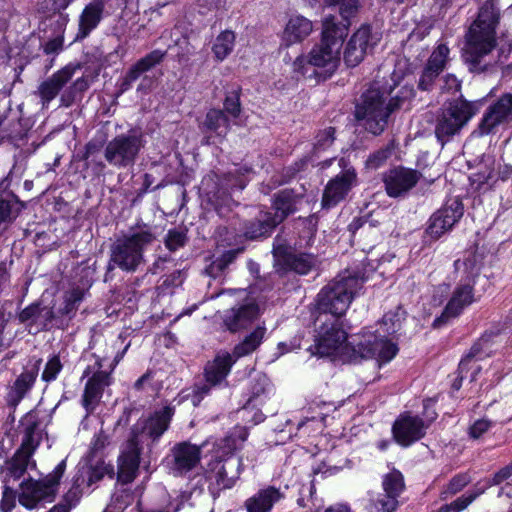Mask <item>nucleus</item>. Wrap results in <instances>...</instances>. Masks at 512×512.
Wrapping results in <instances>:
<instances>
[{"label":"nucleus","mask_w":512,"mask_h":512,"mask_svg":"<svg viewBox=\"0 0 512 512\" xmlns=\"http://www.w3.org/2000/svg\"><path fill=\"white\" fill-rule=\"evenodd\" d=\"M498 23L497 1L486 0L466 34L463 59L470 72L493 75L501 70L503 77L512 73V44L497 48Z\"/></svg>","instance_id":"f257e3e1"},{"label":"nucleus","mask_w":512,"mask_h":512,"mask_svg":"<svg viewBox=\"0 0 512 512\" xmlns=\"http://www.w3.org/2000/svg\"><path fill=\"white\" fill-rule=\"evenodd\" d=\"M174 413V407L165 406L146 418H140L132 426L129 438L118 458V478L121 482L130 483L134 480L141 454L145 448L151 451L169 428Z\"/></svg>","instance_id":"f03ea898"},{"label":"nucleus","mask_w":512,"mask_h":512,"mask_svg":"<svg viewBox=\"0 0 512 512\" xmlns=\"http://www.w3.org/2000/svg\"><path fill=\"white\" fill-rule=\"evenodd\" d=\"M392 80L393 84L373 82L363 93L361 102L356 105V119L373 135H380L387 127L391 114L414 94L412 87L404 86L391 96L397 86V82L393 78Z\"/></svg>","instance_id":"7ed1b4c3"},{"label":"nucleus","mask_w":512,"mask_h":512,"mask_svg":"<svg viewBox=\"0 0 512 512\" xmlns=\"http://www.w3.org/2000/svg\"><path fill=\"white\" fill-rule=\"evenodd\" d=\"M346 35V24H337L334 16L325 17L320 43L307 56L296 58L293 63L294 71L301 75H315L323 80L330 77L340 63V49Z\"/></svg>","instance_id":"20e7f679"},{"label":"nucleus","mask_w":512,"mask_h":512,"mask_svg":"<svg viewBox=\"0 0 512 512\" xmlns=\"http://www.w3.org/2000/svg\"><path fill=\"white\" fill-rule=\"evenodd\" d=\"M265 333L266 328L264 326L256 327L242 342L235 346L233 354L221 352L216 355L213 361L208 362L205 367V381L195 385L193 389L192 404L198 406L213 387L225 380L236 359L254 352L262 343Z\"/></svg>","instance_id":"39448f33"},{"label":"nucleus","mask_w":512,"mask_h":512,"mask_svg":"<svg viewBox=\"0 0 512 512\" xmlns=\"http://www.w3.org/2000/svg\"><path fill=\"white\" fill-rule=\"evenodd\" d=\"M365 277L360 272L345 271L327 284L317 297L318 310L338 319L348 309L353 297L362 288Z\"/></svg>","instance_id":"423d86ee"},{"label":"nucleus","mask_w":512,"mask_h":512,"mask_svg":"<svg viewBox=\"0 0 512 512\" xmlns=\"http://www.w3.org/2000/svg\"><path fill=\"white\" fill-rule=\"evenodd\" d=\"M149 230H140L118 238L110 248L107 272L119 268L125 272H135L144 263V251L155 241Z\"/></svg>","instance_id":"0eeeda50"},{"label":"nucleus","mask_w":512,"mask_h":512,"mask_svg":"<svg viewBox=\"0 0 512 512\" xmlns=\"http://www.w3.org/2000/svg\"><path fill=\"white\" fill-rule=\"evenodd\" d=\"M481 106L479 101L454 100L444 106L437 115L434 133L437 141L444 146L459 134L476 115Z\"/></svg>","instance_id":"6e6552de"},{"label":"nucleus","mask_w":512,"mask_h":512,"mask_svg":"<svg viewBox=\"0 0 512 512\" xmlns=\"http://www.w3.org/2000/svg\"><path fill=\"white\" fill-rule=\"evenodd\" d=\"M65 470L66 460L64 459L44 478L37 481L31 480L22 485L19 495L20 504L32 509L41 503L52 502L56 497Z\"/></svg>","instance_id":"1a4fd4ad"},{"label":"nucleus","mask_w":512,"mask_h":512,"mask_svg":"<svg viewBox=\"0 0 512 512\" xmlns=\"http://www.w3.org/2000/svg\"><path fill=\"white\" fill-rule=\"evenodd\" d=\"M144 147L142 135L120 134L110 140L104 148V158L109 165L121 169L133 166Z\"/></svg>","instance_id":"9d476101"},{"label":"nucleus","mask_w":512,"mask_h":512,"mask_svg":"<svg viewBox=\"0 0 512 512\" xmlns=\"http://www.w3.org/2000/svg\"><path fill=\"white\" fill-rule=\"evenodd\" d=\"M108 442V436L100 431L94 436L89 454L79 462L81 475L87 476V486L100 481L106 474L113 471L110 465L105 464L99 453Z\"/></svg>","instance_id":"9b49d317"},{"label":"nucleus","mask_w":512,"mask_h":512,"mask_svg":"<svg viewBox=\"0 0 512 512\" xmlns=\"http://www.w3.org/2000/svg\"><path fill=\"white\" fill-rule=\"evenodd\" d=\"M187 441L176 443L166 457L167 466L174 476H184L194 470L200 463L202 448Z\"/></svg>","instance_id":"f8f14e48"},{"label":"nucleus","mask_w":512,"mask_h":512,"mask_svg":"<svg viewBox=\"0 0 512 512\" xmlns=\"http://www.w3.org/2000/svg\"><path fill=\"white\" fill-rule=\"evenodd\" d=\"M242 469L240 458L228 456L208 464L206 471L210 486L218 491L232 488L239 479Z\"/></svg>","instance_id":"ddd939ff"},{"label":"nucleus","mask_w":512,"mask_h":512,"mask_svg":"<svg viewBox=\"0 0 512 512\" xmlns=\"http://www.w3.org/2000/svg\"><path fill=\"white\" fill-rule=\"evenodd\" d=\"M353 351L361 358H374L379 362L386 363L395 357L398 347L395 343L386 339L384 335L367 332L354 344Z\"/></svg>","instance_id":"4468645a"},{"label":"nucleus","mask_w":512,"mask_h":512,"mask_svg":"<svg viewBox=\"0 0 512 512\" xmlns=\"http://www.w3.org/2000/svg\"><path fill=\"white\" fill-rule=\"evenodd\" d=\"M346 341L347 333L342 329L339 320H325L318 331L312 353L321 357L331 356L340 351Z\"/></svg>","instance_id":"2eb2a0df"},{"label":"nucleus","mask_w":512,"mask_h":512,"mask_svg":"<svg viewBox=\"0 0 512 512\" xmlns=\"http://www.w3.org/2000/svg\"><path fill=\"white\" fill-rule=\"evenodd\" d=\"M511 121L512 93H505L486 109L474 133L479 136L488 135L494 133L499 125Z\"/></svg>","instance_id":"dca6fc26"},{"label":"nucleus","mask_w":512,"mask_h":512,"mask_svg":"<svg viewBox=\"0 0 512 512\" xmlns=\"http://www.w3.org/2000/svg\"><path fill=\"white\" fill-rule=\"evenodd\" d=\"M462 216V203L458 199L450 200L430 217L426 233L436 240L449 231Z\"/></svg>","instance_id":"f3484780"},{"label":"nucleus","mask_w":512,"mask_h":512,"mask_svg":"<svg viewBox=\"0 0 512 512\" xmlns=\"http://www.w3.org/2000/svg\"><path fill=\"white\" fill-rule=\"evenodd\" d=\"M420 173L405 167L390 169L384 174L385 189L390 197L406 195L419 181Z\"/></svg>","instance_id":"a211bd4d"},{"label":"nucleus","mask_w":512,"mask_h":512,"mask_svg":"<svg viewBox=\"0 0 512 512\" xmlns=\"http://www.w3.org/2000/svg\"><path fill=\"white\" fill-rule=\"evenodd\" d=\"M356 180L357 176L354 169H347L331 179L324 189L322 207L329 209L344 200L356 184Z\"/></svg>","instance_id":"6ab92c4d"},{"label":"nucleus","mask_w":512,"mask_h":512,"mask_svg":"<svg viewBox=\"0 0 512 512\" xmlns=\"http://www.w3.org/2000/svg\"><path fill=\"white\" fill-rule=\"evenodd\" d=\"M369 26L360 27L349 39L344 50V62L348 67L361 63L368 50L376 44Z\"/></svg>","instance_id":"aec40b11"},{"label":"nucleus","mask_w":512,"mask_h":512,"mask_svg":"<svg viewBox=\"0 0 512 512\" xmlns=\"http://www.w3.org/2000/svg\"><path fill=\"white\" fill-rule=\"evenodd\" d=\"M427 427L422 418L405 414L395 421L392 432L397 443L409 446L424 437Z\"/></svg>","instance_id":"412c9836"},{"label":"nucleus","mask_w":512,"mask_h":512,"mask_svg":"<svg viewBox=\"0 0 512 512\" xmlns=\"http://www.w3.org/2000/svg\"><path fill=\"white\" fill-rule=\"evenodd\" d=\"M473 301V287L470 284L457 286L442 314L434 320L433 327L441 328L450 319L459 316L463 309L473 303Z\"/></svg>","instance_id":"4be33fe9"},{"label":"nucleus","mask_w":512,"mask_h":512,"mask_svg":"<svg viewBox=\"0 0 512 512\" xmlns=\"http://www.w3.org/2000/svg\"><path fill=\"white\" fill-rule=\"evenodd\" d=\"M79 69H81L80 64H68L39 85L38 95L41 98L43 107L56 98L60 90L72 79Z\"/></svg>","instance_id":"5701e85b"},{"label":"nucleus","mask_w":512,"mask_h":512,"mask_svg":"<svg viewBox=\"0 0 512 512\" xmlns=\"http://www.w3.org/2000/svg\"><path fill=\"white\" fill-rule=\"evenodd\" d=\"M285 492L269 485L259 489L247 498L244 507L247 512H272L274 507L285 499Z\"/></svg>","instance_id":"b1692460"},{"label":"nucleus","mask_w":512,"mask_h":512,"mask_svg":"<svg viewBox=\"0 0 512 512\" xmlns=\"http://www.w3.org/2000/svg\"><path fill=\"white\" fill-rule=\"evenodd\" d=\"M259 315V307L255 303H248L233 307L226 311L223 321L227 329L236 332L247 328Z\"/></svg>","instance_id":"393cba45"},{"label":"nucleus","mask_w":512,"mask_h":512,"mask_svg":"<svg viewBox=\"0 0 512 512\" xmlns=\"http://www.w3.org/2000/svg\"><path fill=\"white\" fill-rule=\"evenodd\" d=\"M301 201V196L295 194L292 190H282L274 195L272 208L274 212L266 211L270 216L272 224L279 225L289 215L297 210V204Z\"/></svg>","instance_id":"a878e982"},{"label":"nucleus","mask_w":512,"mask_h":512,"mask_svg":"<svg viewBox=\"0 0 512 512\" xmlns=\"http://www.w3.org/2000/svg\"><path fill=\"white\" fill-rule=\"evenodd\" d=\"M110 373L106 371L95 372L87 381L83 394V406L86 410H93L102 398L103 391L111 384Z\"/></svg>","instance_id":"bb28decb"},{"label":"nucleus","mask_w":512,"mask_h":512,"mask_svg":"<svg viewBox=\"0 0 512 512\" xmlns=\"http://www.w3.org/2000/svg\"><path fill=\"white\" fill-rule=\"evenodd\" d=\"M105 2L94 0L87 4L79 17L77 39L86 38L100 23L103 17Z\"/></svg>","instance_id":"cd10ccee"},{"label":"nucleus","mask_w":512,"mask_h":512,"mask_svg":"<svg viewBox=\"0 0 512 512\" xmlns=\"http://www.w3.org/2000/svg\"><path fill=\"white\" fill-rule=\"evenodd\" d=\"M165 55V51L157 49L153 50L143 58L139 59L126 73L121 84V90H128L131 87L132 83L139 79V77L143 73L151 70L157 64L161 63Z\"/></svg>","instance_id":"c85d7f7f"},{"label":"nucleus","mask_w":512,"mask_h":512,"mask_svg":"<svg viewBox=\"0 0 512 512\" xmlns=\"http://www.w3.org/2000/svg\"><path fill=\"white\" fill-rule=\"evenodd\" d=\"M38 375V369L24 370L15 380L7 394L9 406L16 407L32 388Z\"/></svg>","instance_id":"c756f323"},{"label":"nucleus","mask_w":512,"mask_h":512,"mask_svg":"<svg viewBox=\"0 0 512 512\" xmlns=\"http://www.w3.org/2000/svg\"><path fill=\"white\" fill-rule=\"evenodd\" d=\"M54 318L53 309L41 306L40 303H33L23 309L19 314L21 323L28 325H37L41 329H46Z\"/></svg>","instance_id":"7c9ffc66"},{"label":"nucleus","mask_w":512,"mask_h":512,"mask_svg":"<svg viewBox=\"0 0 512 512\" xmlns=\"http://www.w3.org/2000/svg\"><path fill=\"white\" fill-rule=\"evenodd\" d=\"M312 31V23L303 16H295L288 21L283 40L288 44H293L305 39Z\"/></svg>","instance_id":"2f4dec72"},{"label":"nucleus","mask_w":512,"mask_h":512,"mask_svg":"<svg viewBox=\"0 0 512 512\" xmlns=\"http://www.w3.org/2000/svg\"><path fill=\"white\" fill-rule=\"evenodd\" d=\"M275 227L276 224H272L270 216L265 212H260L254 220L245 223L244 236L250 240L266 238L270 236Z\"/></svg>","instance_id":"473e14b6"},{"label":"nucleus","mask_w":512,"mask_h":512,"mask_svg":"<svg viewBox=\"0 0 512 512\" xmlns=\"http://www.w3.org/2000/svg\"><path fill=\"white\" fill-rule=\"evenodd\" d=\"M203 126L206 131L222 140L230 130V120L223 110L210 109L206 114Z\"/></svg>","instance_id":"72a5a7b5"},{"label":"nucleus","mask_w":512,"mask_h":512,"mask_svg":"<svg viewBox=\"0 0 512 512\" xmlns=\"http://www.w3.org/2000/svg\"><path fill=\"white\" fill-rule=\"evenodd\" d=\"M31 454L29 452L18 449L14 456L5 463L6 465V483L10 482V479L14 481L19 480L26 472L29 464Z\"/></svg>","instance_id":"f704fd0d"},{"label":"nucleus","mask_w":512,"mask_h":512,"mask_svg":"<svg viewBox=\"0 0 512 512\" xmlns=\"http://www.w3.org/2000/svg\"><path fill=\"white\" fill-rule=\"evenodd\" d=\"M284 264L288 270L306 275L315 267L316 258L308 253H290L284 257Z\"/></svg>","instance_id":"c9c22d12"},{"label":"nucleus","mask_w":512,"mask_h":512,"mask_svg":"<svg viewBox=\"0 0 512 512\" xmlns=\"http://www.w3.org/2000/svg\"><path fill=\"white\" fill-rule=\"evenodd\" d=\"M237 254V250H229L217 258L207 259V262L209 263L204 267V274L213 279L221 277L226 268L235 260Z\"/></svg>","instance_id":"e433bc0d"},{"label":"nucleus","mask_w":512,"mask_h":512,"mask_svg":"<svg viewBox=\"0 0 512 512\" xmlns=\"http://www.w3.org/2000/svg\"><path fill=\"white\" fill-rule=\"evenodd\" d=\"M24 204L12 192H5L0 196V219L12 223Z\"/></svg>","instance_id":"4c0bfd02"},{"label":"nucleus","mask_w":512,"mask_h":512,"mask_svg":"<svg viewBox=\"0 0 512 512\" xmlns=\"http://www.w3.org/2000/svg\"><path fill=\"white\" fill-rule=\"evenodd\" d=\"M86 484L87 485V476H82L80 471V466H78L77 476L74 480L73 486L65 493L61 503L54 506L52 509L62 508L66 512H69L72 507H75L79 502L82 492L80 490V486Z\"/></svg>","instance_id":"58836bf2"},{"label":"nucleus","mask_w":512,"mask_h":512,"mask_svg":"<svg viewBox=\"0 0 512 512\" xmlns=\"http://www.w3.org/2000/svg\"><path fill=\"white\" fill-rule=\"evenodd\" d=\"M22 425L24 426V436L19 449L32 455L40 442V436L36 433L37 423L32 419V416L27 415Z\"/></svg>","instance_id":"ea45409f"},{"label":"nucleus","mask_w":512,"mask_h":512,"mask_svg":"<svg viewBox=\"0 0 512 512\" xmlns=\"http://www.w3.org/2000/svg\"><path fill=\"white\" fill-rule=\"evenodd\" d=\"M247 437V428L243 426H236L224 439H222L219 446L223 450L224 454H229L241 448Z\"/></svg>","instance_id":"a19ab883"},{"label":"nucleus","mask_w":512,"mask_h":512,"mask_svg":"<svg viewBox=\"0 0 512 512\" xmlns=\"http://www.w3.org/2000/svg\"><path fill=\"white\" fill-rule=\"evenodd\" d=\"M84 296L85 291L80 287L73 288L66 292L64 296V306L59 309V313L71 319L75 315L80 303L83 301Z\"/></svg>","instance_id":"79ce46f5"},{"label":"nucleus","mask_w":512,"mask_h":512,"mask_svg":"<svg viewBox=\"0 0 512 512\" xmlns=\"http://www.w3.org/2000/svg\"><path fill=\"white\" fill-rule=\"evenodd\" d=\"M235 42V34L232 31L222 32L215 40L213 45V52L215 57L222 61L225 59L233 50Z\"/></svg>","instance_id":"37998d69"},{"label":"nucleus","mask_w":512,"mask_h":512,"mask_svg":"<svg viewBox=\"0 0 512 512\" xmlns=\"http://www.w3.org/2000/svg\"><path fill=\"white\" fill-rule=\"evenodd\" d=\"M404 319L405 311L401 307H397L395 311H390L383 316L380 328L385 334H394L400 330Z\"/></svg>","instance_id":"c03bdc74"},{"label":"nucleus","mask_w":512,"mask_h":512,"mask_svg":"<svg viewBox=\"0 0 512 512\" xmlns=\"http://www.w3.org/2000/svg\"><path fill=\"white\" fill-rule=\"evenodd\" d=\"M382 486L384 492L398 498L405 488L403 475L398 470H392L383 477Z\"/></svg>","instance_id":"a18cd8bd"},{"label":"nucleus","mask_w":512,"mask_h":512,"mask_svg":"<svg viewBox=\"0 0 512 512\" xmlns=\"http://www.w3.org/2000/svg\"><path fill=\"white\" fill-rule=\"evenodd\" d=\"M19 121L9 110L0 112V138L11 139L19 133Z\"/></svg>","instance_id":"49530a36"},{"label":"nucleus","mask_w":512,"mask_h":512,"mask_svg":"<svg viewBox=\"0 0 512 512\" xmlns=\"http://www.w3.org/2000/svg\"><path fill=\"white\" fill-rule=\"evenodd\" d=\"M89 88V81L85 77H79L73 84L63 92L60 101L61 105L69 107L83 92Z\"/></svg>","instance_id":"de8ad7c7"},{"label":"nucleus","mask_w":512,"mask_h":512,"mask_svg":"<svg viewBox=\"0 0 512 512\" xmlns=\"http://www.w3.org/2000/svg\"><path fill=\"white\" fill-rule=\"evenodd\" d=\"M449 53L450 50L445 44H439L433 50L425 66L442 73L449 61Z\"/></svg>","instance_id":"09e8293b"},{"label":"nucleus","mask_w":512,"mask_h":512,"mask_svg":"<svg viewBox=\"0 0 512 512\" xmlns=\"http://www.w3.org/2000/svg\"><path fill=\"white\" fill-rule=\"evenodd\" d=\"M397 505V498L384 492L376 498H371L370 512H392Z\"/></svg>","instance_id":"8fccbe9b"},{"label":"nucleus","mask_w":512,"mask_h":512,"mask_svg":"<svg viewBox=\"0 0 512 512\" xmlns=\"http://www.w3.org/2000/svg\"><path fill=\"white\" fill-rule=\"evenodd\" d=\"M240 91V88L237 87L236 89L228 92L223 104L224 113H227L234 119L238 118L241 113Z\"/></svg>","instance_id":"3c124183"},{"label":"nucleus","mask_w":512,"mask_h":512,"mask_svg":"<svg viewBox=\"0 0 512 512\" xmlns=\"http://www.w3.org/2000/svg\"><path fill=\"white\" fill-rule=\"evenodd\" d=\"M482 492L483 491L480 490L467 495H462L450 504H445L440 507L438 512H460L467 508L468 505L471 504Z\"/></svg>","instance_id":"603ef678"},{"label":"nucleus","mask_w":512,"mask_h":512,"mask_svg":"<svg viewBox=\"0 0 512 512\" xmlns=\"http://www.w3.org/2000/svg\"><path fill=\"white\" fill-rule=\"evenodd\" d=\"M133 500L134 496L130 490H117L113 495L111 508L114 512H121L131 505Z\"/></svg>","instance_id":"864d4df0"},{"label":"nucleus","mask_w":512,"mask_h":512,"mask_svg":"<svg viewBox=\"0 0 512 512\" xmlns=\"http://www.w3.org/2000/svg\"><path fill=\"white\" fill-rule=\"evenodd\" d=\"M440 74V72L424 66L421 74L419 75L418 88L421 91H432Z\"/></svg>","instance_id":"5fc2aeb1"},{"label":"nucleus","mask_w":512,"mask_h":512,"mask_svg":"<svg viewBox=\"0 0 512 512\" xmlns=\"http://www.w3.org/2000/svg\"><path fill=\"white\" fill-rule=\"evenodd\" d=\"M391 154L392 148L388 145L372 153L366 160L365 165L368 169H378L388 160Z\"/></svg>","instance_id":"6e6d98bb"},{"label":"nucleus","mask_w":512,"mask_h":512,"mask_svg":"<svg viewBox=\"0 0 512 512\" xmlns=\"http://www.w3.org/2000/svg\"><path fill=\"white\" fill-rule=\"evenodd\" d=\"M334 134L335 129L333 127L320 131L315 138L314 150L320 152L329 148L335 140Z\"/></svg>","instance_id":"4d7b16f0"},{"label":"nucleus","mask_w":512,"mask_h":512,"mask_svg":"<svg viewBox=\"0 0 512 512\" xmlns=\"http://www.w3.org/2000/svg\"><path fill=\"white\" fill-rule=\"evenodd\" d=\"M187 241V235L181 230H169L165 238V246L170 251H176L183 247Z\"/></svg>","instance_id":"13d9d810"},{"label":"nucleus","mask_w":512,"mask_h":512,"mask_svg":"<svg viewBox=\"0 0 512 512\" xmlns=\"http://www.w3.org/2000/svg\"><path fill=\"white\" fill-rule=\"evenodd\" d=\"M72 0H38V7L44 13H56L65 10Z\"/></svg>","instance_id":"bf43d9fd"},{"label":"nucleus","mask_w":512,"mask_h":512,"mask_svg":"<svg viewBox=\"0 0 512 512\" xmlns=\"http://www.w3.org/2000/svg\"><path fill=\"white\" fill-rule=\"evenodd\" d=\"M62 368L61 362L58 357L51 358L42 373V379L46 382L54 380Z\"/></svg>","instance_id":"052dcab7"},{"label":"nucleus","mask_w":512,"mask_h":512,"mask_svg":"<svg viewBox=\"0 0 512 512\" xmlns=\"http://www.w3.org/2000/svg\"><path fill=\"white\" fill-rule=\"evenodd\" d=\"M340 14L344 21H346L347 27L349 26L348 19L353 16L358 8L357 0H340ZM337 24H343L342 22H336Z\"/></svg>","instance_id":"680f3d73"},{"label":"nucleus","mask_w":512,"mask_h":512,"mask_svg":"<svg viewBox=\"0 0 512 512\" xmlns=\"http://www.w3.org/2000/svg\"><path fill=\"white\" fill-rule=\"evenodd\" d=\"M481 342H478L476 344H474L470 351L465 355V357L462 358V360L460 361L459 363V375H460V378L462 379L464 377L463 373L468 369V365L469 363L477 358L481 352Z\"/></svg>","instance_id":"e2e57ef3"},{"label":"nucleus","mask_w":512,"mask_h":512,"mask_svg":"<svg viewBox=\"0 0 512 512\" xmlns=\"http://www.w3.org/2000/svg\"><path fill=\"white\" fill-rule=\"evenodd\" d=\"M440 88L443 92L455 94L460 91L461 82L455 75L446 74L441 79Z\"/></svg>","instance_id":"0e129e2a"},{"label":"nucleus","mask_w":512,"mask_h":512,"mask_svg":"<svg viewBox=\"0 0 512 512\" xmlns=\"http://www.w3.org/2000/svg\"><path fill=\"white\" fill-rule=\"evenodd\" d=\"M493 426V422L488 419H479L473 423L469 429V435L473 439L480 438Z\"/></svg>","instance_id":"69168bd1"},{"label":"nucleus","mask_w":512,"mask_h":512,"mask_svg":"<svg viewBox=\"0 0 512 512\" xmlns=\"http://www.w3.org/2000/svg\"><path fill=\"white\" fill-rule=\"evenodd\" d=\"M183 282V275L181 271H175L168 275L160 285L159 289L162 292H168L170 288L178 287Z\"/></svg>","instance_id":"338daca9"},{"label":"nucleus","mask_w":512,"mask_h":512,"mask_svg":"<svg viewBox=\"0 0 512 512\" xmlns=\"http://www.w3.org/2000/svg\"><path fill=\"white\" fill-rule=\"evenodd\" d=\"M470 482L466 474L456 475L448 484L447 491L450 494H456L461 491Z\"/></svg>","instance_id":"774afa93"}]
</instances>
